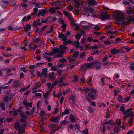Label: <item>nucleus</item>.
Here are the masks:
<instances>
[{
    "label": "nucleus",
    "instance_id": "obj_20",
    "mask_svg": "<svg viewBox=\"0 0 134 134\" xmlns=\"http://www.w3.org/2000/svg\"><path fill=\"white\" fill-rule=\"evenodd\" d=\"M59 49L58 48H53L52 50V51H53V53L55 54L59 53V52H60Z\"/></svg>",
    "mask_w": 134,
    "mask_h": 134
},
{
    "label": "nucleus",
    "instance_id": "obj_55",
    "mask_svg": "<svg viewBox=\"0 0 134 134\" xmlns=\"http://www.w3.org/2000/svg\"><path fill=\"white\" fill-rule=\"evenodd\" d=\"M128 123L129 124L130 126H132L133 123V121L129 120L128 121Z\"/></svg>",
    "mask_w": 134,
    "mask_h": 134
},
{
    "label": "nucleus",
    "instance_id": "obj_49",
    "mask_svg": "<svg viewBox=\"0 0 134 134\" xmlns=\"http://www.w3.org/2000/svg\"><path fill=\"white\" fill-rule=\"evenodd\" d=\"M63 13L66 16H69V14L67 11L63 10Z\"/></svg>",
    "mask_w": 134,
    "mask_h": 134
},
{
    "label": "nucleus",
    "instance_id": "obj_41",
    "mask_svg": "<svg viewBox=\"0 0 134 134\" xmlns=\"http://www.w3.org/2000/svg\"><path fill=\"white\" fill-rule=\"evenodd\" d=\"M67 24L66 23H65L63 24L61 26V27H62L63 29H65L66 28Z\"/></svg>",
    "mask_w": 134,
    "mask_h": 134
},
{
    "label": "nucleus",
    "instance_id": "obj_14",
    "mask_svg": "<svg viewBox=\"0 0 134 134\" xmlns=\"http://www.w3.org/2000/svg\"><path fill=\"white\" fill-rule=\"evenodd\" d=\"M31 28V26L30 24H27L24 28V30L26 33L29 31Z\"/></svg>",
    "mask_w": 134,
    "mask_h": 134
},
{
    "label": "nucleus",
    "instance_id": "obj_60",
    "mask_svg": "<svg viewBox=\"0 0 134 134\" xmlns=\"http://www.w3.org/2000/svg\"><path fill=\"white\" fill-rule=\"evenodd\" d=\"M33 5H34L36 6L38 8H41V5L39 4H37V3L35 2L33 3Z\"/></svg>",
    "mask_w": 134,
    "mask_h": 134
},
{
    "label": "nucleus",
    "instance_id": "obj_38",
    "mask_svg": "<svg viewBox=\"0 0 134 134\" xmlns=\"http://www.w3.org/2000/svg\"><path fill=\"white\" fill-rule=\"evenodd\" d=\"M79 54L77 52H74L73 55L72 57V58L74 57L75 58H76L78 55Z\"/></svg>",
    "mask_w": 134,
    "mask_h": 134
},
{
    "label": "nucleus",
    "instance_id": "obj_45",
    "mask_svg": "<svg viewBox=\"0 0 134 134\" xmlns=\"http://www.w3.org/2000/svg\"><path fill=\"white\" fill-rule=\"evenodd\" d=\"M48 56H49V53L47 52H45L43 54V57L44 58H46Z\"/></svg>",
    "mask_w": 134,
    "mask_h": 134
},
{
    "label": "nucleus",
    "instance_id": "obj_29",
    "mask_svg": "<svg viewBox=\"0 0 134 134\" xmlns=\"http://www.w3.org/2000/svg\"><path fill=\"white\" fill-rule=\"evenodd\" d=\"M24 127L22 126H20L18 129V131L19 132H21V131H24L25 130Z\"/></svg>",
    "mask_w": 134,
    "mask_h": 134
},
{
    "label": "nucleus",
    "instance_id": "obj_59",
    "mask_svg": "<svg viewBox=\"0 0 134 134\" xmlns=\"http://www.w3.org/2000/svg\"><path fill=\"white\" fill-rule=\"evenodd\" d=\"M48 21V17H47L46 18L44 19L43 20L41 21V23H46V22Z\"/></svg>",
    "mask_w": 134,
    "mask_h": 134
},
{
    "label": "nucleus",
    "instance_id": "obj_1",
    "mask_svg": "<svg viewBox=\"0 0 134 134\" xmlns=\"http://www.w3.org/2000/svg\"><path fill=\"white\" fill-rule=\"evenodd\" d=\"M119 12L121 13L117 12L114 15L116 19L120 21H121L120 23H119V25H121L123 26L127 25L131 22H134V15L129 16L126 18L123 12L120 11H119Z\"/></svg>",
    "mask_w": 134,
    "mask_h": 134
},
{
    "label": "nucleus",
    "instance_id": "obj_57",
    "mask_svg": "<svg viewBox=\"0 0 134 134\" xmlns=\"http://www.w3.org/2000/svg\"><path fill=\"white\" fill-rule=\"evenodd\" d=\"M110 123L109 124L110 125H114L115 126H116V125L115 124V122H113L111 121V120H110Z\"/></svg>",
    "mask_w": 134,
    "mask_h": 134
},
{
    "label": "nucleus",
    "instance_id": "obj_2",
    "mask_svg": "<svg viewBox=\"0 0 134 134\" xmlns=\"http://www.w3.org/2000/svg\"><path fill=\"white\" fill-rule=\"evenodd\" d=\"M90 91L91 92L88 93V96L92 100H95L97 98L95 97V94L97 92L96 90L94 89L93 88H91Z\"/></svg>",
    "mask_w": 134,
    "mask_h": 134
},
{
    "label": "nucleus",
    "instance_id": "obj_54",
    "mask_svg": "<svg viewBox=\"0 0 134 134\" xmlns=\"http://www.w3.org/2000/svg\"><path fill=\"white\" fill-rule=\"evenodd\" d=\"M44 114V110H41L40 113V116H43Z\"/></svg>",
    "mask_w": 134,
    "mask_h": 134
},
{
    "label": "nucleus",
    "instance_id": "obj_5",
    "mask_svg": "<svg viewBox=\"0 0 134 134\" xmlns=\"http://www.w3.org/2000/svg\"><path fill=\"white\" fill-rule=\"evenodd\" d=\"M110 52L113 55H115L116 54L122 53L123 52L120 49H116L115 48H114L111 50Z\"/></svg>",
    "mask_w": 134,
    "mask_h": 134
},
{
    "label": "nucleus",
    "instance_id": "obj_12",
    "mask_svg": "<svg viewBox=\"0 0 134 134\" xmlns=\"http://www.w3.org/2000/svg\"><path fill=\"white\" fill-rule=\"evenodd\" d=\"M42 24V23L38 22L37 23V21H34L33 23V26L35 28H37L38 26H40Z\"/></svg>",
    "mask_w": 134,
    "mask_h": 134
},
{
    "label": "nucleus",
    "instance_id": "obj_21",
    "mask_svg": "<svg viewBox=\"0 0 134 134\" xmlns=\"http://www.w3.org/2000/svg\"><path fill=\"white\" fill-rule=\"evenodd\" d=\"M123 100V98L122 96L121 95H119L118 97L117 100L119 102H121Z\"/></svg>",
    "mask_w": 134,
    "mask_h": 134
},
{
    "label": "nucleus",
    "instance_id": "obj_44",
    "mask_svg": "<svg viewBox=\"0 0 134 134\" xmlns=\"http://www.w3.org/2000/svg\"><path fill=\"white\" fill-rule=\"evenodd\" d=\"M130 97H127L124 98V100L125 102H128L130 99Z\"/></svg>",
    "mask_w": 134,
    "mask_h": 134
},
{
    "label": "nucleus",
    "instance_id": "obj_27",
    "mask_svg": "<svg viewBox=\"0 0 134 134\" xmlns=\"http://www.w3.org/2000/svg\"><path fill=\"white\" fill-rule=\"evenodd\" d=\"M133 109L132 108H131L129 109H128L127 110L125 111L124 113H122V114H127L128 113L130 112Z\"/></svg>",
    "mask_w": 134,
    "mask_h": 134
},
{
    "label": "nucleus",
    "instance_id": "obj_17",
    "mask_svg": "<svg viewBox=\"0 0 134 134\" xmlns=\"http://www.w3.org/2000/svg\"><path fill=\"white\" fill-rule=\"evenodd\" d=\"M113 129L114 132L115 133H117L120 131L119 128L118 127H115Z\"/></svg>",
    "mask_w": 134,
    "mask_h": 134
},
{
    "label": "nucleus",
    "instance_id": "obj_24",
    "mask_svg": "<svg viewBox=\"0 0 134 134\" xmlns=\"http://www.w3.org/2000/svg\"><path fill=\"white\" fill-rule=\"evenodd\" d=\"M69 113V110L67 109H66L65 111L62 112V115L63 116L65 115L68 114Z\"/></svg>",
    "mask_w": 134,
    "mask_h": 134
},
{
    "label": "nucleus",
    "instance_id": "obj_4",
    "mask_svg": "<svg viewBox=\"0 0 134 134\" xmlns=\"http://www.w3.org/2000/svg\"><path fill=\"white\" fill-rule=\"evenodd\" d=\"M19 114L21 116V118L20 119V121L22 123L26 122V120L28 118L27 115L24 114L23 111L19 113Z\"/></svg>",
    "mask_w": 134,
    "mask_h": 134
},
{
    "label": "nucleus",
    "instance_id": "obj_22",
    "mask_svg": "<svg viewBox=\"0 0 134 134\" xmlns=\"http://www.w3.org/2000/svg\"><path fill=\"white\" fill-rule=\"evenodd\" d=\"M66 77L65 75H63V76L61 77V78L58 81L59 83H62L63 81V80H65V79Z\"/></svg>",
    "mask_w": 134,
    "mask_h": 134
},
{
    "label": "nucleus",
    "instance_id": "obj_50",
    "mask_svg": "<svg viewBox=\"0 0 134 134\" xmlns=\"http://www.w3.org/2000/svg\"><path fill=\"white\" fill-rule=\"evenodd\" d=\"M94 29L96 30H98L100 29V27L98 25H96L94 28Z\"/></svg>",
    "mask_w": 134,
    "mask_h": 134
},
{
    "label": "nucleus",
    "instance_id": "obj_40",
    "mask_svg": "<svg viewBox=\"0 0 134 134\" xmlns=\"http://www.w3.org/2000/svg\"><path fill=\"white\" fill-rule=\"evenodd\" d=\"M55 10V8L54 7H53L49 9V10L50 12L51 13H52V12H54Z\"/></svg>",
    "mask_w": 134,
    "mask_h": 134
},
{
    "label": "nucleus",
    "instance_id": "obj_64",
    "mask_svg": "<svg viewBox=\"0 0 134 134\" xmlns=\"http://www.w3.org/2000/svg\"><path fill=\"white\" fill-rule=\"evenodd\" d=\"M62 93L61 92L58 93V94L56 96L58 98H59L62 95Z\"/></svg>",
    "mask_w": 134,
    "mask_h": 134
},
{
    "label": "nucleus",
    "instance_id": "obj_10",
    "mask_svg": "<svg viewBox=\"0 0 134 134\" xmlns=\"http://www.w3.org/2000/svg\"><path fill=\"white\" fill-rule=\"evenodd\" d=\"M50 121L52 122H58L59 121V118L57 116H55L54 117H53L51 118Z\"/></svg>",
    "mask_w": 134,
    "mask_h": 134
},
{
    "label": "nucleus",
    "instance_id": "obj_13",
    "mask_svg": "<svg viewBox=\"0 0 134 134\" xmlns=\"http://www.w3.org/2000/svg\"><path fill=\"white\" fill-rule=\"evenodd\" d=\"M98 2L95 0H89L88 2V3L92 6L95 5Z\"/></svg>",
    "mask_w": 134,
    "mask_h": 134
},
{
    "label": "nucleus",
    "instance_id": "obj_11",
    "mask_svg": "<svg viewBox=\"0 0 134 134\" xmlns=\"http://www.w3.org/2000/svg\"><path fill=\"white\" fill-rule=\"evenodd\" d=\"M47 72V70L46 68H45L42 70V75H44V77L45 78L47 77V76L48 74Z\"/></svg>",
    "mask_w": 134,
    "mask_h": 134
},
{
    "label": "nucleus",
    "instance_id": "obj_63",
    "mask_svg": "<svg viewBox=\"0 0 134 134\" xmlns=\"http://www.w3.org/2000/svg\"><path fill=\"white\" fill-rule=\"evenodd\" d=\"M75 126L76 127V128L78 129V130H80V127L79 125L78 124H75Z\"/></svg>",
    "mask_w": 134,
    "mask_h": 134
},
{
    "label": "nucleus",
    "instance_id": "obj_61",
    "mask_svg": "<svg viewBox=\"0 0 134 134\" xmlns=\"http://www.w3.org/2000/svg\"><path fill=\"white\" fill-rule=\"evenodd\" d=\"M4 99L5 102H8V96H5L4 98Z\"/></svg>",
    "mask_w": 134,
    "mask_h": 134
},
{
    "label": "nucleus",
    "instance_id": "obj_7",
    "mask_svg": "<svg viewBox=\"0 0 134 134\" xmlns=\"http://www.w3.org/2000/svg\"><path fill=\"white\" fill-rule=\"evenodd\" d=\"M58 37L60 39H62L63 41L66 40H67V36H65L63 33H61L58 35Z\"/></svg>",
    "mask_w": 134,
    "mask_h": 134
},
{
    "label": "nucleus",
    "instance_id": "obj_34",
    "mask_svg": "<svg viewBox=\"0 0 134 134\" xmlns=\"http://www.w3.org/2000/svg\"><path fill=\"white\" fill-rule=\"evenodd\" d=\"M109 114L110 111L109 110V109H108L107 110V111L106 113V114L105 115V117L107 118H109Z\"/></svg>",
    "mask_w": 134,
    "mask_h": 134
},
{
    "label": "nucleus",
    "instance_id": "obj_62",
    "mask_svg": "<svg viewBox=\"0 0 134 134\" xmlns=\"http://www.w3.org/2000/svg\"><path fill=\"white\" fill-rule=\"evenodd\" d=\"M23 107L22 106H20L19 109H17L16 111L18 112H21L22 110Z\"/></svg>",
    "mask_w": 134,
    "mask_h": 134
},
{
    "label": "nucleus",
    "instance_id": "obj_56",
    "mask_svg": "<svg viewBox=\"0 0 134 134\" xmlns=\"http://www.w3.org/2000/svg\"><path fill=\"white\" fill-rule=\"evenodd\" d=\"M108 58V57L107 56H105V57L104 58L102 59V62H104L105 61L107 60V59Z\"/></svg>",
    "mask_w": 134,
    "mask_h": 134
},
{
    "label": "nucleus",
    "instance_id": "obj_33",
    "mask_svg": "<svg viewBox=\"0 0 134 134\" xmlns=\"http://www.w3.org/2000/svg\"><path fill=\"white\" fill-rule=\"evenodd\" d=\"M37 75L38 77H40V78H41L43 76L42 74H41L40 72L39 71H37Z\"/></svg>",
    "mask_w": 134,
    "mask_h": 134
},
{
    "label": "nucleus",
    "instance_id": "obj_8",
    "mask_svg": "<svg viewBox=\"0 0 134 134\" xmlns=\"http://www.w3.org/2000/svg\"><path fill=\"white\" fill-rule=\"evenodd\" d=\"M70 117V120L71 122L72 123H74L76 122V116L72 114H71L69 115Z\"/></svg>",
    "mask_w": 134,
    "mask_h": 134
},
{
    "label": "nucleus",
    "instance_id": "obj_25",
    "mask_svg": "<svg viewBox=\"0 0 134 134\" xmlns=\"http://www.w3.org/2000/svg\"><path fill=\"white\" fill-rule=\"evenodd\" d=\"M129 66L131 71H134V62H132L130 64Z\"/></svg>",
    "mask_w": 134,
    "mask_h": 134
},
{
    "label": "nucleus",
    "instance_id": "obj_6",
    "mask_svg": "<svg viewBox=\"0 0 134 134\" xmlns=\"http://www.w3.org/2000/svg\"><path fill=\"white\" fill-rule=\"evenodd\" d=\"M47 12V10L46 9H42L39 10L38 13L37 14L36 16L37 17H39L40 15H42L43 16H44Z\"/></svg>",
    "mask_w": 134,
    "mask_h": 134
},
{
    "label": "nucleus",
    "instance_id": "obj_31",
    "mask_svg": "<svg viewBox=\"0 0 134 134\" xmlns=\"http://www.w3.org/2000/svg\"><path fill=\"white\" fill-rule=\"evenodd\" d=\"M70 11H71L73 9V8L71 5H69L66 7Z\"/></svg>",
    "mask_w": 134,
    "mask_h": 134
},
{
    "label": "nucleus",
    "instance_id": "obj_32",
    "mask_svg": "<svg viewBox=\"0 0 134 134\" xmlns=\"http://www.w3.org/2000/svg\"><path fill=\"white\" fill-rule=\"evenodd\" d=\"M17 112L15 109H13V114L14 116H16L18 115V113Z\"/></svg>",
    "mask_w": 134,
    "mask_h": 134
},
{
    "label": "nucleus",
    "instance_id": "obj_36",
    "mask_svg": "<svg viewBox=\"0 0 134 134\" xmlns=\"http://www.w3.org/2000/svg\"><path fill=\"white\" fill-rule=\"evenodd\" d=\"M35 111V109L33 107L31 110L30 111V113L31 115V116H32L34 114V113Z\"/></svg>",
    "mask_w": 134,
    "mask_h": 134
},
{
    "label": "nucleus",
    "instance_id": "obj_30",
    "mask_svg": "<svg viewBox=\"0 0 134 134\" xmlns=\"http://www.w3.org/2000/svg\"><path fill=\"white\" fill-rule=\"evenodd\" d=\"M60 48H61L62 49L64 50L65 51H66V49L67 48V47L66 46H63L62 45H60L59 47Z\"/></svg>",
    "mask_w": 134,
    "mask_h": 134
},
{
    "label": "nucleus",
    "instance_id": "obj_47",
    "mask_svg": "<svg viewBox=\"0 0 134 134\" xmlns=\"http://www.w3.org/2000/svg\"><path fill=\"white\" fill-rule=\"evenodd\" d=\"M117 124L118 125H120L121 123V121L120 119H118L116 121Z\"/></svg>",
    "mask_w": 134,
    "mask_h": 134
},
{
    "label": "nucleus",
    "instance_id": "obj_58",
    "mask_svg": "<svg viewBox=\"0 0 134 134\" xmlns=\"http://www.w3.org/2000/svg\"><path fill=\"white\" fill-rule=\"evenodd\" d=\"M20 125V124L19 122H16L14 124V127L16 128L18 127Z\"/></svg>",
    "mask_w": 134,
    "mask_h": 134
},
{
    "label": "nucleus",
    "instance_id": "obj_53",
    "mask_svg": "<svg viewBox=\"0 0 134 134\" xmlns=\"http://www.w3.org/2000/svg\"><path fill=\"white\" fill-rule=\"evenodd\" d=\"M47 25H45L43 26L42 28L40 29V33H42V31L44 30L47 27Z\"/></svg>",
    "mask_w": 134,
    "mask_h": 134
},
{
    "label": "nucleus",
    "instance_id": "obj_26",
    "mask_svg": "<svg viewBox=\"0 0 134 134\" xmlns=\"http://www.w3.org/2000/svg\"><path fill=\"white\" fill-rule=\"evenodd\" d=\"M87 109L90 113H92L93 112V107L92 106H89L87 108Z\"/></svg>",
    "mask_w": 134,
    "mask_h": 134
},
{
    "label": "nucleus",
    "instance_id": "obj_48",
    "mask_svg": "<svg viewBox=\"0 0 134 134\" xmlns=\"http://www.w3.org/2000/svg\"><path fill=\"white\" fill-rule=\"evenodd\" d=\"M13 120V119L10 118H7V120L6 121L8 122H12Z\"/></svg>",
    "mask_w": 134,
    "mask_h": 134
},
{
    "label": "nucleus",
    "instance_id": "obj_51",
    "mask_svg": "<svg viewBox=\"0 0 134 134\" xmlns=\"http://www.w3.org/2000/svg\"><path fill=\"white\" fill-rule=\"evenodd\" d=\"M94 58L92 56H91L88 57L87 59V60L88 61H90L91 60H93Z\"/></svg>",
    "mask_w": 134,
    "mask_h": 134
},
{
    "label": "nucleus",
    "instance_id": "obj_28",
    "mask_svg": "<svg viewBox=\"0 0 134 134\" xmlns=\"http://www.w3.org/2000/svg\"><path fill=\"white\" fill-rule=\"evenodd\" d=\"M82 35L81 34L79 33L75 35V38L77 40H79L81 37Z\"/></svg>",
    "mask_w": 134,
    "mask_h": 134
},
{
    "label": "nucleus",
    "instance_id": "obj_52",
    "mask_svg": "<svg viewBox=\"0 0 134 134\" xmlns=\"http://www.w3.org/2000/svg\"><path fill=\"white\" fill-rule=\"evenodd\" d=\"M114 77H115L116 79H117L119 77V75L118 73L115 74L114 75Z\"/></svg>",
    "mask_w": 134,
    "mask_h": 134
},
{
    "label": "nucleus",
    "instance_id": "obj_23",
    "mask_svg": "<svg viewBox=\"0 0 134 134\" xmlns=\"http://www.w3.org/2000/svg\"><path fill=\"white\" fill-rule=\"evenodd\" d=\"M28 103L26 99H25L23 101V103L26 107H28Z\"/></svg>",
    "mask_w": 134,
    "mask_h": 134
},
{
    "label": "nucleus",
    "instance_id": "obj_37",
    "mask_svg": "<svg viewBox=\"0 0 134 134\" xmlns=\"http://www.w3.org/2000/svg\"><path fill=\"white\" fill-rule=\"evenodd\" d=\"M120 111L123 112V113H124L125 111V108L124 106H121L120 108Z\"/></svg>",
    "mask_w": 134,
    "mask_h": 134
},
{
    "label": "nucleus",
    "instance_id": "obj_9",
    "mask_svg": "<svg viewBox=\"0 0 134 134\" xmlns=\"http://www.w3.org/2000/svg\"><path fill=\"white\" fill-rule=\"evenodd\" d=\"M20 82L18 80H16L14 82L13 85L15 87H19L20 86Z\"/></svg>",
    "mask_w": 134,
    "mask_h": 134
},
{
    "label": "nucleus",
    "instance_id": "obj_35",
    "mask_svg": "<svg viewBox=\"0 0 134 134\" xmlns=\"http://www.w3.org/2000/svg\"><path fill=\"white\" fill-rule=\"evenodd\" d=\"M73 26L75 27V29L76 30H78L79 29V26L77 24L74 23L73 25Z\"/></svg>",
    "mask_w": 134,
    "mask_h": 134
},
{
    "label": "nucleus",
    "instance_id": "obj_16",
    "mask_svg": "<svg viewBox=\"0 0 134 134\" xmlns=\"http://www.w3.org/2000/svg\"><path fill=\"white\" fill-rule=\"evenodd\" d=\"M73 44V46H75L76 45V48L77 49L79 48L80 43L79 41L77 40L75 42H73L72 43Z\"/></svg>",
    "mask_w": 134,
    "mask_h": 134
},
{
    "label": "nucleus",
    "instance_id": "obj_43",
    "mask_svg": "<svg viewBox=\"0 0 134 134\" xmlns=\"http://www.w3.org/2000/svg\"><path fill=\"white\" fill-rule=\"evenodd\" d=\"M70 91V90L69 89H68L64 91L63 92V95L65 96L67 93H69Z\"/></svg>",
    "mask_w": 134,
    "mask_h": 134
},
{
    "label": "nucleus",
    "instance_id": "obj_3",
    "mask_svg": "<svg viewBox=\"0 0 134 134\" xmlns=\"http://www.w3.org/2000/svg\"><path fill=\"white\" fill-rule=\"evenodd\" d=\"M99 17L102 21H104L106 19H109V18L107 12H102L99 14Z\"/></svg>",
    "mask_w": 134,
    "mask_h": 134
},
{
    "label": "nucleus",
    "instance_id": "obj_18",
    "mask_svg": "<svg viewBox=\"0 0 134 134\" xmlns=\"http://www.w3.org/2000/svg\"><path fill=\"white\" fill-rule=\"evenodd\" d=\"M74 2V5L76 7H79L80 5V2L77 0H73Z\"/></svg>",
    "mask_w": 134,
    "mask_h": 134
},
{
    "label": "nucleus",
    "instance_id": "obj_19",
    "mask_svg": "<svg viewBox=\"0 0 134 134\" xmlns=\"http://www.w3.org/2000/svg\"><path fill=\"white\" fill-rule=\"evenodd\" d=\"M0 107L1 108L3 111H4L5 110V104L4 103H1L0 104Z\"/></svg>",
    "mask_w": 134,
    "mask_h": 134
},
{
    "label": "nucleus",
    "instance_id": "obj_39",
    "mask_svg": "<svg viewBox=\"0 0 134 134\" xmlns=\"http://www.w3.org/2000/svg\"><path fill=\"white\" fill-rule=\"evenodd\" d=\"M41 105V101L39 100L38 101L37 103V108H39L40 107Z\"/></svg>",
    "mask_w": 134,
    "mask_h": 134
},
{
    "label": "nucleus",
    "instance_id": "obj_42",
    "mask_svg": "<svg viewBox=\"0 0 134 134\" xmlns=\"http://www.w3.org/2000/svg\"><path fill=\"white\" fill-rule=\"evenodd\" d=\"M51 70L52 71H55L57 70V69L56 67L53 66L51 67Z\"/></svg>",
    "mask_w": 134,
    "mask_h": 134
},
{
    "label": "nucleus",
    "instance_id": "obj_46",
    "mask_svg": "<svg viewBox=\"0 0 134 134\" xmlns=\"http://www.w3.org/2000/svg\"><path fill=\"white\" fill-rule=\"evenodd\" d=\"M111 43H112L110 41H105L104 43V44H105L106 45H111Z\"/></svg>",
    "mask_w": 134,
    "mask_h": 134
},
{
    "label": "nucleus",
    "instance_id": "obj_15",
    "mask_svg": "<svg viewBox=\"0 0 134 134\" xmlns=\"http://www.w3.org/2000/svg\"><path fill=\"white\" fill-rule=\"evenodd\" d=\"M67 118H68V119H69V118L68 116H66L64 118V120L60 122V124L61 125L67 124V123H66V121L67 120Z\"/></svg>",
    "mask_w": 134,
    "mask_h": 134
}]
</instances>
